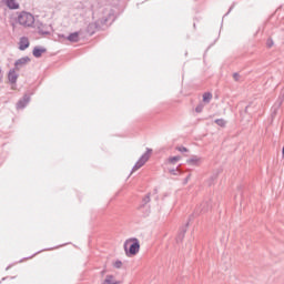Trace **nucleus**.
<instances>
[{
	"label": "nucleus",
	"instance_id": "2eb2a0df",
	"mask_svg": "<svg viewBox=\"0 0 284 284\" xmlns=\"http://www.w3.org/2000/svg\"><path fill=\"white\" fill-rule=\"evenodd\" d=\"M202 99L204 103H210V101H212V93L210 92L203 93Z\"/></svg>",
	"mask_w": 284,
	"mask_h": 284
},
{
	"label": "nucleus",
	"instance_id": "423d86ee",
	"mask_svg": "<svg viewBox=\"0 0 284 284\" xmlns=\"http://www.w3.org/2000/svg\"><path fill=\"white\" fill-rule=\"evenodd\" d=\"M28 63H30V59L28 57L20 58L14 63L16 70H21V68H23V65H28Z\"/></svg>",
	"mask_w": 284,
	"mask_h": 284
},
{
	"label": "nucleus",
	"instance_id": "f8f14e48",
	"mask_svg": "<svg viewBox=\"0 0 284 284\" xmlns=\"http://www.w3.org/2000/svg\"><path fill=\"white\" fill-rule=\"evenodd\" d=\"M44 52H47L45 48L36 47V48L33 49V57H36L37 59H39V57H41V54H44Z\"/></svg>",
	"mask_w": 284,
	"mask_h": 284
},
{
	"label": "nucleus",
	"instance_id": "aec40b11",
	"mask_svg": "<svg viewBox=\"0 0 284 284\" xmlns=\"http://www.w3.org/2000/svg\"><path fill=\"white\" fill-rule=\"evenodd\" d=\"M203 104H199L196 108H195V112H197V113H201V112H203Z\"/></svg>",
	"mask_w": 284,
	"mask_h": 284
},
{
	"label": "nucleus",
	"instance_id": "39448f33",
	"mask_svg": "<svg viewBox=\"0 0 284 284\" xmlns=\"http://www.w3.org/2000/svg\"><path fill=\"white\" fill-rule=\"evenodd\" d=\"M4 6H7V8H9V10H19L20 4L19 1L17 0H2Z\"/></svg>",
	"mask_w": 284,
	"mask_h": 284
},
{
	"label": "nucleus",
	"instance_id": "a211bd4d",
	"mask_svg": "<svg viewBox=\"0 0 284 284\" xmlns=\"http://www.w3.org/2000/svg\"><path fill=\"white\" fill-rule=\"evenodd\" d=\"M215 123L217 125H220L221 128H225V120H223V119L215 120Z\"/></svg>",
	"mask_w": 284,
	"mask_h": 284
},
{
	"label": "nucleus",
	"instance_id": "1a4fd4ad",
	"mask_svg": "<svg viewBox=\"0 0 284 284\" xmlns=\"http://www.w3.org/2000/svg\"><path fill=\"white\" fill-rule=\"evenodd\" d=\"M102 284H119V281L114 275H106Z\"/></svg>",
	"mask_w": 284,
	"mask_h": 284
},
{
	"label": "nucleus",
	"instance_id": "412c9836",
	"mask_svg": "<svg viewBox=\"0 0 284 284\" xmlns=\"http://www.w3.org/2000/svg\"><path fill=\"white\" fill-rule=\"evenodd\" d=\"M179 152H187V149L185 146L178 148Z\"/></svg>",
	"mask_w": 284,
	"mask_h": 284
},
{
	"label": "nucleus",
	"instance_id": "20e7f679",
	"mask_svg": "<svg viewBox=\"0 0 284 284\" xmlns=\"http://www.w3.org/2000/svg\"><path fill=\"white\" fill-rule=\"evenodd\" d=\"M152 201V194L148 193L146 195L143 196L142 199V205L140 206V210H143L145 216H150L151 209L148 206V203Z\"/></svg>",
	"mask_w": 284,
	"mask_h": 284
},
{
	"label": "nucleus",
	"instance_id": "4be33fe9",
	"mask_svg": "<svg viewBox=\"0 0 284 284\" xmlns=\"http://www.w3.org/2000/svg\"><path fill=\"white\" fill-rule=\"evenodd\" d=\"M282 154H283V156H284V146H283V149H282Z\"/></svg>",
	"mask_w": 284,
	"mask_h": 284
},
{
	"label": "nucleus",
	"instance_id": "0eeeda50",
	"mask_svg": "<svg viewBox=\"0 0 284 284\" xmlns=\"http://www.w3.org/2000/svg\"><path fill=\"white\" fill-rule=\"evenodd\" d=\"M30 48V40L26 37L20 38L19 40V50H28Z\"/></svg>",
	"mask_w": 284,
	"mask_h": 284
},
{
	"label": "nucleus",
	"instance_id": "f3484780",
	"mask_svg": "<svg viewBox=\"0 0 284 284\" xmlns=\"http://www.w3.org/2000/svg\"><path fill=\"white\" fill-rule=\"evenodd\" d=\"M113 267H115V270H121V267H123V262H121V261H115L114 263H113Z\"/></svg>",
	"mask_w": 284,
	"mask_h": 284
},
{
	"label": "nucleus",
	"instance_id": "f257e3e1",
	"mask_svg": "<svg viewBox=\"0 0 284 284\" xmlns=\"http://www.w3.org/2000/svg\"><path fill=\"white\" fill-rule=\"evenodd\" d=\"M123 247L125 256H128V258H133V256H136V254L141 252V241L136 237L128 239L125 240Z\"/></svg>",
	"mask_w": 284,
	"mask_h": 284
},
{
	"label": "nucleus",
	"instance_id": "6ab92c4d",
	"mask_svg": "<svg viewBox=\"0 0 284 284\" xmlns=\"http://www.w3.org/2000/svg\"><path fill=\"white\" fill-rule=\"evenodd\" d=\"M273 45H274V40L268 39V40L266 41V47H267V48H272Z\"/></svg>",
	"mask_w": 284,
	"mask_h": 284
},
{
	"label": "nucleus",
	"instance_id": "dca6fc26",
	"mask_svg": "<svg viewBox=\"0 0 284 284\" xmlns=\"http://www.w3.org/2000/svg\"><path fill=\"white\" fill-rule=\"evenodd\" d=\"M179 161H181V156H173V158H169V163H179Z\"/></svg>",
	"mask_w": 284,
	"mask_h": 284
},
{
	"label": "nucleus",
	"instance_id": "4468645a",
	"mask_svg": "<svg viewBox=\"0 0 284 284\" xmlns=\"http://www.w3.org/2000/svg\"><path fill=\"white\" fill-rule=\"evenodd\" d=\"M68 41L77 43L79 41V32H73L68 37Z\"/></svg>",
	"mask_w": 284,
	"mask_h": 284
},
{
	"label": "nucleus",
	"instance_id": "9d476101",
	"mask_svg": "<svg viewBox=\"0 0 284 284\" xmlns=\"http://www.w3.org/2000/svg\"><path fill=\"white\" fill-rule=\"evenodd\" d=\"M8 79L10 81V83H17V79H19L17 71H14V70L9 71Z\"/></svg>",
	"mask_w": 284,
	"mask_h": 284
},
{
	"label": "nucleus",
	"instance_id": "7ed1b4c3",
	"mask_svg": "<svg viewBox=\"0 0 284 284\" xmlns=\"http://www.w3.org/2000/svg\"><path fill=\"white\" fill-rule=\"evenodd\" d=\"M151 156L152 149H148L146 152L138 160V162L133 166V172H136V170H141V168H143V165H145V163L150 161Z\"/></svg>",
	"mask_w": 284,
	"mask_h": 284
},
{
	"label": "nucleus",
	"instance_id": "6e6552de",
	"mask_svg": "<svg viewBox=\"0 0 284 284\" xmlns=\"http://www.w3.org/2000/svg\"><path fill=\"white\" fill-rule=\"evenodd\" d=\"M37 29L40 34H48V32H50V24H43V22H38Z\"/></svg>",
	"mask_w": 284,
	"mask_h": 284
},
{
	"label": "nucleus",
	"instance_id": "9b49d317",
	"mask_svg": "<svg viewBox=\"0 0 284 284\" xmlns=\"http://www.w3.org/2000/svg\"><path fill=\"white\" fill-rule=\"evenodd\" d=\"M29 102L30 98H23L22 100H20L17 104L18 110H23V108H26Z\"/></svg>",
	"mask_w": 284,
	"mask_h": 284
},
{
	"label": "nucleus",
	"instance_id": "ddd939ff",
	"mask_svg": "<svg viewBox=\"0 0 284 284\" xmlns=\"http://www.w3.org/2000/svg\"><path fill=\"white\" fill-rule=\"evenodd\" d=\"M187 163L190 165H200L201 164V158L199 156H193L190 160H187Z\"/></svg>",
	"mask_w": 284,
	"mask_h": 284
},
{
	"label": "nucleus",
	"instance_id": "f03ea898",
	"mask_svg": "<svg viewBox=\"0 0 284 284\" xmlns=\"http://www.w3.org/2000/svg\"><path fill=\"white\" fill-rule=\"evenodd\" d=\"M16 21L22 28H34L36 23L33 14L27 11L19 12Z\"/></svg>",
	"mask_w": 284,
	"mask_h": 284
}]
</instances>
